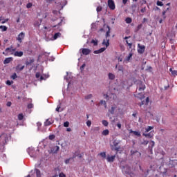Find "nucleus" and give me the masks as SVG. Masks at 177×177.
I'll use <instances>...</instances> for the list:
<instances>
[{
	"label": "nucleus",
	"instance_id": "nucleus-1",
	"mask_svg": "<svg viewBox=\"0 0 177 177\" xmlns=\"http://www.w3.org/2000/svg\"><path fill=\"white\" fill-rule=\"evenodd\" d=\"M9 140V135L7 133H3L0 136V143L1 145H6Z\"/></svg>",
	"mask_w": 177,
	"mask_h": 177
},
{
	"label": "nucleus",
	"instance_id": "nucleus-2",
	"mask_svg": "<svg viewBox=\"0 0 177 177\" xmlns=\"http://www.w3.org/2000/svg\"><path fill=\"white\" fill-rule=\"evenodd\" d=\"M36 78H39V81H45L46 80H48V78H49V75H48L46 74L41 75V73H37Z\"/></svg>",
	"mask_w": 177,
	"mask_h": 177
},
{
	"label": "nucleus",
	"instance_id": "nucleus-3",
	"mask_svg": "<svg viewBox=\"0 0 177 177\" xmlns=\"http://www.w3.org/2000/svg\"><path fill=\"white\" fill-rule=\"evenodd\" d=\"M145 49H146V47L144 45H140V44H138V53H140V55L145 53Z\"/></svg>",
	"mask_w": 177,
	"mask_h": 177
},
{
	"label": "nucleus",
	"instance_id": "nucleus-4",
	"mask_svg": "<svg viewBox=\"0 0 177 177\" xmlns=\"http://www.w3.org/2000/svg\"><path fill=\"white\" fill-rule=\"evenodd\" d=\"M24 37H26V34L21 32L20 34L18 35L17 39L20 44H21V42H23V40L24 39Z\"/></svg>",
	"mask_w": 177,
	"mask_h": 177
},
{
	"label": "nucleus",
	"instance_id": "nucleus-5",
	"mask_svg": "<svg viewBox=\"0 0 177 177\" xmlns=\"http://www.w3.org/2000/svg\"><path fill=\"white\" fill-rule=\"evenodd\" d=\"M27 151L29 154V156H30V157L35 158V157H37V155H35V151H34V149H32V148H29L27 149Z\"/></svg>",
	"mask_w": 177,
	"mask_h": 177
},
{
	"label": "nucleus",
	"instance_id": "nucleus-6",
	"mask_svg": "<svg viewBox=\"0 0 177 177\" xmlns=\"http://www.w3.org/2000/svg\"><path fill=\"white\" fill-rule=\"evenodd\" d=\"M17 48H13V46H10L9 48H6V52H8V55H12V53H15Z\"/></svg>",
	"mask_w": 177,
	"mask_h": 177
},
{
	"label": "nucleus",
	"instance_id": "nucleus-7",
	"mask_svg": "<svg viewBox=\"0 0 177 177\" xmlns=\"http://www.w3.org/2000/svg\"><path fill=\"white\" fill-rule=\"evenodd\" d=\"M108 6L111 10H114V9H115V4L113 0H108Z\"/></svg>",
	"mask_w": 177,
	"mask_h": 177
},
{
	"label": "nucleus",
	"instance_id": "nucleus-8",
	"mask_svg": "<svg viewBox=\"0 0 177 177\" xmlns=\"http://www.w3.org/2000/svg\"><path fill=\"white\" fill-rule=\"evenodd\" d=\"M53 122H55V121L53 119L51 118L46 119V120L44 122V126L49 127L50 125H52Z\"/></svg>",
	"mask_w": 177,
	"mask_h": 177
},
{
	"label": "nucleus",
	"instance_id": "nucleus-9",
	"mask_svg": "<svg viewBox=\"0 0 177 177\" xmlns=\"http://www.w3.org/2000/svg\"><path fill=\"white\" fill-rule=\"evenodd\" d=\"M11 55H13V56H15V57H21L24 53L23 51H15V53H12Z\"/></svg>",
	"mask_w": 177,
	"mask_h": 177
},
{
	"label": "nucleus",
	"instance_id": "nucleus-10",
	"mask_svg": "<svg viewBox=\"0 0 177 177\" xmlns=\"http://www.w3.org/2000/svg\"><path fill=\"white\" fill-rule=\"evenodd\" d=\"M115 160V155L110 156L108 155L106 156V161L108 162H114V160Z\"/></svg>",
	"mask_w": 177,
	"mask_h": 177
},
{
	"label": "nucleus",
	"instance_id": "nucleus-11",
	"mask_svg": "<svg viewBox=\"0 0 177 177\" xmlns=\"http://www.w3.org/2000/svg\"><path fill=\"white\" fill-rule=\"evenodd\" d=\"M24 67H26L24 65L21 66V64H18L15 67V71H17V73H19L20 71H23V70H24Z\"/></svg>",
	"mask_w": 177,
	"mask_h": 177
},
{
	"label": "nucleus",
	"instance_id": "nucleus-12",
	"mask_svg": "<svg viewBox=\"0 0 177 177\" xmlns=\"http://www.w3.org/2000/svg\"><path fill=\"white\" fill-rule=\"evenodd\" d=\"M62 37V33L57 32L53 36V38L50 39L51 41H55V39H57V38H60Z\"/></svg>",
	"mask_w": 177,
	"mask_h": 177
},
{
	"label": "nucleus",
	"instance_id": "nucleus-13",
	"mask_svg": "<svg viewBox=\"0 0 177 177\" xmlns=\"http://www.w3.org/2000/svg\"><path fill=\"white\" fill-rule=\"evenodd\" d=\"M82 55H84L85 56H88V55H89V53H91V50L88 49V48H83L82 50Z\"/></svg>",
	"mask_w": 177,
	"mask_h": 177
},
{
	"label": "nucleus",
	"instance_id": "nucleus-14",
	"mask_svg": "<svg viewBox=\"0 0 177 177\" xmlns=\"http://www.w3.org/2000/svg\"><path fill=\"white\" fill-rule=\"evenodd\" d=\"M104 50H106V47H103V48H101L99 50H95L93 52V53L95 55H99V53H102V52H104Z\"/></svg>",
	"mask_w": 177,
	"mask_h": 177
},
{
	"label": "nucleus",
	"instance_id": "nucleus-15",
	"mask_svg": "<svg viewBox=\"0 0 177 177\" xmlns=\"http://www.w3.org/2000/svg\"><path fill=\"white\" fill-rule=\"evenodd\" d=\"M10 62H13V57H7L3 61V64H9Z\"/></svg>",
	"mask_w": 177,
	"mask_h": 177
},
{
	"label": "nucleus",
	"instance_id": "nucleus-16",
	"mask_svg": "<svg viewBox=\"0 0 177 177\" xmlns=\"http://www.w3.org/2000/svg\"><path fill=\"white\" fill-rule=\"evenodd\" d=\"M102 45L106 46V48L110 45V39H105L103 40Z\"/></svg>",
	"mask_w": 177,
	"mask_h": 177
},
{
	"label": "nucleus",
	"instance_id": "nucleus-17",
	"mask_svg": "<svg viewBox=\"0 0 177 177\" xmlns=\"http://www.w3.org/2000/svg\"><path fill=\"white\" fill-rule=\"evenodd\" d=\"M142 136H145V138H148L149 139H151L153 136H154V134H153L151 132L148 133H142Z\"/></svg>",
	"mask_w": 177,
	"mask_h": 177
},
{
	"label": "nucleus",
	"instance_id": "nucleus-18",
	"mask_svg": "<svg viewBox=\"0 0 177 177\" xmlns=\"http://www.w3.org/2000/svg\"><path fill=\"white\" fill-rule=\"evenodd\" d=\"M144 89H146V85H145V84L143 83H140L138 85V91H142Z\"/></svg>",
	"mask_w": 177,
	"mask_h": 177
},
{
	"label": "nucleus",
	"instance_id": "nucleus-19",
	"mask_svg": "<svg viewBox=\"0 0 177 177\" xmlns=\"http://www.w3.org/2000/svg\"><path fill=\"white\" fill-rule=\"evenodd\" d=\"M108 78L109 80H111V81L115 80V75L114 73H109L108 74Z\"/></svg>",
	"mask_w": 177,
	"mask_h": 177
},
{
	"label": "nucleus",
	"instance_id": "nucleus-20",
	"mask_svg": "<svg viewBox=\"0 0 177 177\" xmlns=\"http://www.w3.org/2000/svg\"><path fill=\"white\" fill-rule=\"evenodd\" d=\"M123 88H124V82H122V83H120V85L118 87L119 90L118 89L116 90L115 88H114L115 93V91H116V92H118V91H122Z\"/></svg>",
	"mask_w": 177,
	"mask_h": 177
},
{
	"label": "nucleus",
	"instance_id": "nucleus-21",
	"mask_svg": "<svg viewBox=\"0 0 177 177\" xmlns=\"http://www.w3.org/2000/svg\"><path fill=\"white\" fill-rule=\"evenodd\" d=\"M131 133H133L136 136H140V132L136 131H130Z\"/></svg>",
	"mask_w": 177,
	"mask_h": 177
},
{
	"label": "nucleus",
	"instance_id": "nucleus-22",
	"mask_svg": "<svg viewBox=\"0 0 177 177\" xmlns=\"http://www.w3.org/2000/svg\"><path fill=\"white\" fill-rule=\"evenodd\" d=\"M109 133H110V131H109V129H105L102 131V134L104 136H107V135H109Z\"/></svg>",
	"mask_w": 177,
	"mask_h": 177
},
{
	"label": "nucleus",
	"instance_id": "nucleus-23",
	"mask_svg": "<svg viewBox=\"0 0 177 177\" xmlns=\"http://www.w3.org/2000/svg\"><path fill=\"white\" fill-rule=\"evenodd\" d=\"M35 171L36 172L37 177H41V171L38 169H35Z\"/></svg>",
	"mask_w": 177,
	"mask_h": 177
},
{
	"label": "nucleus",
	"instance_id": "nucleus-24",
	"mask_svg": "<svg viewBox=\"0 0 177 177\" xmlns=\"http://www.w3.org/2000/svg\"><path fill=\"white\" fill-rule=\"evenodd\" d=\"M154 145H155L154 141H151L149 142V149H150L151 150V149H153V147H154Z\"/></svg>",
	"mask_w": 177,
	"mask_h": 177
},
{
	"label": "nucleus",
	"instance_id": "nucleus-25",
	"mask_svg": "<svg viewBox=\"0 0 177 177\" xmlns=\"http://www.w3.org/2000/svg\"><path fill=\"white\" fill-rule=\"evenodd\" d=\"M169 71L172 75H177V71H174L172 68H170Z\"/></svg>",
	"mask_w": 177,
	"mask_h": 177
},
{
	"label": "nucleus",
	"instance_id": "nucleus-26",
	"mask_svg": "<svg viewBox=\"0 0 177 177\" xmlns=\"http://www.w3.org/2000/svg\"><path fill=\"white\" fill-rule=\"evenodd\" d=\"M0 30H1L3 32L7 31L8 27L5 26H0Z\"/></svg>",
	"mask_w": 177,
	"mask_h": 177
},
{
	"label": "nucleus",
	"instance_id": "nucleus-27",
	"mask_svg": "<svg viewBox=\"0 0 177 177\" xmlns=\"http://www.w3.org/2000/svg\"><path fill=\"white\" fill-rule=\"evenodd\" d=\"M153 127L149 126L147 128L145 129L146 133H147V132H150V131H151V129H153Z\"/></svg>",
	"mask_w": 177,
	"mask_h": 177
},
{
	"label": "nucleus",
	"instance_id": "nucleus-28",
	"mask_svg": "<svg viewBox=\"0 0 177 177\" xmlns=\"http://www.w3.org/2000/svg\"><path fill=\"white\" fill-rule=\"evenodd\" d=\"M93 97V95L92 94H88L86 95L84 98L86 99V100H89V99H92Z\"/></svg>",
	"mask_w": 177,
	"mask_h": 177
},
{
	"label": "nucleus",
	"instance_id": "nucleus-29",
	"mask_svg": "<svg viewBox=\"0 0 177 177\" xmlns=\"http://www.w3.org/2000/svg\"><path fill=\"white\" fill-rule=\"evenodd\" d=\"M107 28H108V31L106 33V39L110 37V26H107Z\"/></svg>",
	"mask_w": 177,
	"mask_h": 177
},
{
	"label": "nucleus",
	"instance_id": "nucleus-30",
	"mask_svg": "<svg viewBox=\"0 0 177 177\" xmlns=\"http://www.w3.org/2000/svg\"><path fill=\"white\" fill-rule=\"evenodd\" d=\"M23 118H24V115H23V113H19L18 115V120L19 121H21V120H23Z\"/></svg>",
	"mask_w": 177,
	"mask_h": 177
},
{
	"label": "nucleus",
	"instance_id": "nucleus-31",
	"mask_svg": "<svg viewBox=\"0 0 177 177\" xmlns=\"http://www.w3.org/2000/svg\"><path fill=\"white\" fill-rule=\"evenodd\" d=\"M126 23H127V24H131V23H132V19H131L130 17H127L125 19Z\"/></svg>",
	"mask_w": 177,
	"mask_h": 177
},
{
	"label": "nucleus",
	"instance_id": "nucleus-32",
	"mask_svg": "<svg viewBox=\"0 0 177 177\" xmlns=\"http://www.w3.org/2000/svg\"><path fill=\"white\" fill-rule=\"evenodd\" d=\"M123 171H125L126 174H129V171H131V168L129 167H124Z\"/></svg>",
	"mask_w": 177,
	"mask_h": 177
},
{
	"label": "nucleus",
	"instance_id": "nucleus-33",
	"mask_svg": "<svg viewBox=\"0 0 177 177\" xmlns=\"http://www.w3.org/2000/svg\"><path fill=\"white\" fill-rule=\"evenodd\" d=\"M115 68H118V71H124V68H122V66H118L116 65Z\"/></svg>",
	"mask_w": 177,
	"mask_h": 177
},
{
	"label": "nucleus",
	"instance_id": "nucleus-34",
	"mask_svg": "<svg viewBox=\"0 0 177 177\" xmlns=\"http://www.w3.org/2000/svg\"><path fill=\"white\" fill-rule=\"evenodd\" d=\"M132 57V53H130L128 57L126 58V62H129L131 60V58Z\"/></svg>",
	"mask_w": 177,
	"mask_h": 177
},
{
	"label": "nucleus",
	"instance_id": "nucleus-35",
	"mask_svg": "<svg viewBox=\"0 0 177 177\" xmlns=\"http://www.w3.org/2000/svg\"><path fill=\"white\" fill-rule=\"evenodd\" d=\"M100 104H103V105L104 106L105 109L107 108V105L106 104V101L102 100L100 101Z\"/></svg>",
	"mask_w": 177,
	"mask_h": 177
},
{
	"label": "nucleus",
	"instance_id": "nucleus-36",
	"mask_svg": "<svg viewBox=\"0 0 177 177\" xmlns=\"http://www.w3.org/2000/svg\"><path fill=\"white\" fill-rule=\"evenodd\" d=\"M115 110V107L112 106L111 108V109L109 110V112L111 113V114H114V111Z\"/></svg>",
	"mask_w": 177,
	"mask_h": 177
},
{
	"label": "nucleus",
	"instance_id": "nucleus-37",
	"mask_svg": "<svg viewBox=\"0 0 177 177\" xmlns=\"http://www.w3.org/2000/svg\"><path fill=\"white\" fill-rule=\"evenodd\" d=\"M102 124L104 127H107L109 125V122H107V120H102Z\"/></svg>",
	"mask_w": 177,
	"mask_h": 177
},
{
	"label": "nucleus",
	"instance_id": "nucleus-38",
	"mask_svg": "<svg viewBox=\"0 0 177 177\" xmlns=\"http://www.w3.org/2000/svg\"><path fill=\"white\" fill-rule=\"evenodd\" d=\"M16 78H17V74L14 73L11 75V80H16Z\"/></svg>",
	"mask_w": 177,
	"mask_h": 177
},
{
	"label": "nucleus",
	"instance_id": "nucleus-39",
	"mask_svg": "<svg viewBox=\"0 0 177 177\" xmlns=\"http://www.w3.org/2000/svg\"><path fill=\"white\" fill-rule=\"evenodd\" d=\"M66 5H67V1L65 2L64 5L60 4V6L58 7V9H60V10L63 9L64 8V6H66Z\"/></svg>",
	"mask_w": 177,
	"mask_h": 177
},
{
	"label": "nucleus",
	"instance_id": "nucleus-40",
	"mask_svg": "<svg viewBox=\"0 0 177 177\" xmlns=\"http://www.w3.org/2000/svg\"><path fill=\"white\" fill-rule=\"evenodd\" d=\"M100 156H101L102 158H106V152H101Z\"/></svg>",
	"mask_w": 177,
	"mask_h": 177
},
{
	"label": "nucleus",
	"instance_id": "nucleus-41",
	"mask_svg": "<svg viewBox=\"0 0 177 177\" xmlns=\"http://www.w3.org/2000/svg\"><path fill=\"white\" fill-rule=\"evenodd\" d=\"M156 5L158 6H163V3L160 1H158L157 2H156Z\"/></svg>",
	"mask_w": 177,
	"mask_h": 177
},
{
	"label": "nucleus",
	"instance_id": "nucleus-42",
	"mask_svg": "<svg viewBox=\"0 0 177 177\" xmlns=\"http://www.w3.org/2000/svg\"><path fill=\"white\" fill-rule=\"evenodd\" d=\"M69 125H70V122H65L64 123V127H65V128H68Z\"/></svg>",
	"mask_w": 177,
	"mask_h": 177
},
{
	"label": "nucleus",
	"instance_id": "nucleus-43",
	"mask_svg": "<svg viewBox=\"0 0 177 177\" xmlns=\"http://www.w3.org/2000/svg\"><path fill=\"white\" fill-rule=\"evenodd\" d=\"M55 135L52 134V135H50L48 138L50 139V140H53V139H55Z\"/></svg>",
	"mask_w": 177,
	"mask_h": 177
},
{
	"label": "nucleus",
	"instance_id": "nucleus-44",
	"mask_svg": "<svg viewBox=\"0 0 177 177\" xmlns=\"http://www.w3.org/2000/svg\"><path fill=\"white\" fill-rule=\"evenodd\" d=\"M91 44H93L95 46H96V45H97V40H95V39H93L91 41Z\"/></svg>",
	"mask_w": 177,
	"mask_h": 177
},
{
	"label": "nucleus",
	"instance_id": "nucleus-45",
	"mask_svg": "<svg viewBox=\"0 0 177 177\" xmlns=\"http://www.w3.org/2000/svg\"><path fill=\"white\" fill-rule=\"evenodd\" d=\"M32 3H28L27 5H26V8L28 9H30V8H32Z\"/></svg>",
	"mask_w": 177,
	"mask_h": 177
},
{
	"label": "nucleus",
	"instance_id": "nucleus-46",
	"mask_svg": "<svg viewBox=\"0 0 177 177\" xmlns=\"http://www.w3.org/2000/svg\"><path fill=\"white\" fill-rule=\"evenodd\" d=\"M13 84V81L7 80L6 81V85H12Z\"/></svg>",
	"mask_w": 177,
	"mask_h": 177
},
{
	"label": "nucleus",
	"instance_id": "nucleus-47",
	"mask_svg": "<svg viewBox=\"0 0 177 177\" xmlns=\"http://www.w3.org/2000/svg\"><path fill=\"white\" fill-rule=\"evenodd\" d=\"M86 125H87V127H91V125H92V122L91 121V120H88L87 122H86Z\"/></svg>",
	"mask_w": 177,
	"mask_h": 177
},
{
	"label": "nucleus",
	"instance_id": "nucleus-48",
	"mask_svg": "<svg viewBox=\"0 0 177 177\" xmlns=\"http://www.w3.org/2000/svg\"><path fill=\"white\" fill-rule=\"evenodd\" d=\"M86 66V64H83L82 65V67H80V71H84V68H85Z\"/></svg>",
	"mask_w": 177,
	"mask_h": 177
},
{
	"label": "nucleus",
	"instance_id": "nucleus-49",
	"mask_svg": "<svg viewBox=\"0 0 177 177\" xmlns=\"http://www.w3.org/2000/svg\"><path fill=\"white\" fill-rule=\"evenodd\" d=\"M149 102H150V99L149 98V97H147L146 98L145 104H149Z\"/></svg>",
	"mask_w": 177,
	"mask_h": 177
},
{
	"label": "nucleus",
	"instance_id": "nucleus-50",
	"mask_svg": "<svg viewBox=\"0 0 177 177\" xmlns=\"http://www.w3.org/2000/svg\"><path fill=\"white\" fill-rule=\"evenodd\" d=\"M3 55H4V56H9V53L6 52V50L5 52H3Z\"/></svg>",
	"mask_w": 177,
	"mask_h": 177
},
{
	"label": "nucleus",
	"instance_id": "nucleus-51",
	"mask_svg": "<svg viewBox=\"0 0 177 177\" xmlns=\"http://www.w3.org/2000/svg\"><path fill=\"white\" fill-rule=\"evenodd\" d=\"M7 21H9V19H6L4 21H2L1 24H5V23H7Z\"/></svg>",
	"mask_w": 177,
	"mask_h": 177
},
{
	"label": "nucleus",
	"instance_id": "nucleus-52",
	"mask_svg": "<svg viewBox=\"0 0 177 177\" xmlns=\"http://www.w3.org/2000/svg\"><path fill=\"white\" fill-rule=\"evenodd\" d=\"M115 97H117V96L115 95V94H111L110 98L111 99H115Z\"/></svg>",
	"mask_w": 177,
	"mask_h": 177
},
{
	"label": "nucleus",
	"instance_id": "nucleus-53",
	"mask_svg": "<svg viewBox=\"0 0 177 177\" xmlns=\"http://www.w3.org/2000/svg\"><path fill=\"white\" fill-rule=\"evenodd\" d=\"M127 45L129 46V48H132V43L128 42V40L126 41Z\"/></svg>",
	"mask_w": 177,
	"mask_h": 177
},
{
	"label": "nucleus",
	"instance_id": "nucleus-54",
	"mask_svg": "<svg viewBox=\"0 0 177 177\" xmlns=\"http://www.w3.org/2000/svg\"><path fill=\"white\" fill-rule=\"evenodd\" d=\"M97 12H102V7L101 6H98L97 8Z\"/></svg>",
	"mask_w": 177,
	"mask_h": 177
},
{
	"label": "nucleus",
	"instance_id": "nucleus-55",
	"mask_svg": "<svg viewBox=\"0 0 177 177\" xmlns=\"http://www.w3.org/2000/svg\"><path fill=\"white\" fill-rule=\"evenodd\" d=\"M59 177H66V174H63V173H60L59 174Z\"/></svg>",
	"mask_w": 177,
	"mask_h": 177
},
{
	"label": "nucleus",
	"instance_id": "nucleus-56",
	"mask_svg": "<svg viewBox=\"0 0 177 177\" xmlns=\"http://www.w3.org/2000/svg\"><path fill=\"white\" fill-rule=\"evenodd\" d=\"M70 160H71V158L66 159V160H65V163H66V164H70Z\"/></svg>",
	"mask_w": 177,
	"mask_h": 177
},
{
	"label": "nucleus",
	"instance_id": "nucleus-57",
	"mask_svg": "<svg viewBox=\"0 0 177 177\" xmlns=\"http://www.w3.org/2000/svg\"><path fill=\"white\" fill-rule=\"evenodd\" d=\"M6 106H8V107H10V106H12V102H8L6 104Z\"/></svg>",
	"mask_w": 177,
	"mask_h": 177
},
{
	"label": "nucleus",
	"instance_id": "nucleus-58",
	"mask_svg": "<svg viewBox=\"0 0 177 177\" xmlns=\"http://www.w3.org/2000/svg\"><path fill=\"white\" fill-rule=\"evenodd\" d=\"M140 12H141L142 13H145V12H146V7H145L144 8H142L141 10H140Z\"/></svg>",
	"mask_w": 177,
	"mask_h": 177
},
{
	"label": "nucleus",
	"instance_id": "nucleus-59",
	"mask_svg": "<svg viewBox=\"0 0 177 177\" xmlns=\"http://www.w3.org/2000/svg\"><path fill=\"white\" fill-rule=\"evenodd\" d=\"M149 144V141L147 140H144L143 142L142 143V145H148Z\"/></svg>",
	"mask_w": 177,
	"mask_h": 177
},
{
	"label": "nucleus",
	"instance_id": "nucleus-60",
	"mask_svg": "<svg viewBox=\"0 0 177 177\" xmlns=\"http://www.w3.org/2000/svg\"><path fill=\"white\" fill-rule=\"evenodd\" d=\"M55 151H59V150H60V147H59V146H55Z\"/></svg>",
	"mask_w": 177,
	"mask_h": 177
},
{
	"label": "nucleus",
	"instance_id": "nucleus-61",
	"mask_svg": "<svg viewBox=\"0 0 177 177\" xmlns=\"http://www.w3.org/2000/svg\"><path fill=\"white\" fill-rule=\"evenodd\" d=\"M28 109H32V104H28Z\"/></svg>",
	"mask_w": 177,
	"mask_h": 177
},
{
	"label": "nucleus",
	"instance_id": "nucleus-62",
	"mask_svg": "<svg viewBox=\"0 0 177 177\" xmlns=\"http://www.w3.org/2000/svg\"><path fill=\"white\" fill-rule=\"evenodd\" d=\"M117 127L119 129H121V123H118Z\"/></svg>",
	"mask_w": 177,
	"mask_h": 177
},
{
	"label": "nucleus",
	"instance_id": "nucleus-63",
	"mask_svg": "<svg viewBox=\"0 0 177 177\" xmlns=\"http://www.w3.org/2000/svg\"><path fill=\"white\" fill-rule=\"evenodd\" d=\"M127 2H128V0H122V3L124 5H127Z\"/></svg>",
	"mask_w": 177,
	"mask_h": 177
},
{
	"label": "nucleus",
	"instance_id": "nucleus-64",
	"mask_svg": "<svg viewBox=\"0 0 177 177\" xmlns=\"http://www.w3.org/2000/svg\"><path fill=\"white\" fill-rule=\"evenodd\" d=\"M59 110H60V106H57V107L56 108V111L59 113Z\"/></svg>",
	"mask_w": 177,
	"mask_h": 177
}]
</instances>
